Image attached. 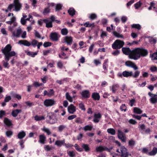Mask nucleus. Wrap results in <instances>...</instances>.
Masks as SVG:
<instances>
[{"mask_svg":"<svg viewBox=\"0 0 157 157\" xmlns=\"http://www.w3.org/2000/svg\"><path fill=\"white\" fill-rule=\"evenodd\" d=\"M13 132L11 131H8L6 132V136L9 137H10L13 135Z\"/></svg>","mask_w":157,"mask_h":157,"instance_id":"obj_58","label":"nucleus"},{"mask_svg":"<svg viewBox=\"0 0 157 157\" xmlns=\"http://www.w3.org/2000/svg\"><path fill=\"white\" fill-rule=\"evenodd\" d=\"M12 46L10 44H7L4 49L1 50L2 52L5 55V59L6 61H2L3 66L5 68H9L10 65L8 62L10 57L14 56L16 55V53L14 51H11Z\"/></svg>","mask_w":157,"mask_h":157,"instance_id":"obj_3","label":"nucleus"},{"mask_svg":"<svg viewBox=\"0 0 157 157\" xmlns=\"http://www.w3.org/2000/svg\"><path fill=\"white\" fill-rule=\"evenodd\" d=\"M108 63L109 60L106 59L104 61L102 64V68L104 71L102 72L105 74H106L108 72Z\"/></svg>","mask_w":157,"mask_h":157,"instance_id":"obj_10","label":"nucleus"},{"mask_svg":"<svg viewBox=\"0 0 157 157\" xmlns=\"http://www.w3.org/2000/svg\"><path fill=\"white\" fill-rule=\"evenodd\" d=\"M55 102L52 99H46L44 102V105L47 106L52 105L55 104Z\"/></svg>","mask_w":157,"mask_h":157,"instance_id":"obj_16","label":"nucleus"},{"mask_svg":"<svg viewBox=\"0 0 157 157\" xmlns=\"http://www.w3.org/2000/svg\"><path fill=\"white\" fill-rule=\"evenodd\" d=\"M124 44V42L119 40H116L112 44V47L113 49H120Z\"/></svg>","mask_w":157,"mask_h":157,"instance_id":"obj_6","label":"nucleus"},{"mask_svg":"<svg viewBox=\"0 0 157 157\" xmlns=\"http://www.w3.org/2000/svg\"><path fill=\"white\" fill-rule=\"evenodd\" d=\"M153 60H157V52L154 53L151 56Z\"/></svg>","mask_w":157,"mask_h":157,"instance_id":"obj_48","label":"nucleus"},{"mask_svg":"<svg viewBox=\"0 0 157 157\" xmlns=\"http://www.w3.org/2000/svg\"><path fill=\"white\" fill-rule=\"evenodd\" d=\"M66 127L65 125H60L58 127V131L61 132L64 130Z\"/></svg>","mask_w":157,"mask_h":157,"instance_id":"obj_41","label":"nucleus"},{"mask_svg":"<svg viewBox=\"0 0 157 157\" xmlns=\"http://www.w3.org/2000/svg\"><path fill=\"white\" fill-rule=\"evenodd\" d=\"M51 51V49L50 50H44L43 51V54L44 56H47L49 54Z\"/></svg>","mask_w":157,"mask_h":157,"instance_id":"obj_61","label":"nucleus"},{"mask_svg":"<svg viewBox=\"0 0 157 157\" xmlns=\"http://www.w3.org/2000/svg\"><path fill=\"white\" fill-rule=\"evenodd\" d=\"M44 148L46 151H50L54 149L55 147L52 145H45Z\"/></svg>","mask_w":157,"mask_h":157,"instance_id":"obj_29","label":"nucleus"},{"mask_svg":"<svg viewBox=\"0 0 157 157\" xmlns=\"http://www.w3.org/2000/svg\"><path fill=\"white\" fill-rule=\"evenodd\" d=\"M142 3L140 1H139L138 2H137L136 3L134 4V6L135 8V9H138L139 7H140L142 5Z\"/></svg>","mask_w":157,"mask_h":157,"instance_id":"obj_39","label":"nucleus"},{"mask_svg":"<svg viewBox=\"0 0 157 157\" xmlns=\"http://www.w3.org/2000/svg\"><path fill=\"white\" fill-rule=\"evenodd\" d=\"M61 33L62 35H66L68 33V31L66 28H63L61 30Z\"/></svg>","mask_w":157,"mask_h":157,"instance_id":"obj_40","label":"nucleus"},{"mask_svg":"<svg viewBox=\"0 0 157 157\" xmlns=\"http://www.w3.org/2000/svg\"><path fill=\"white\" fill-rule=\"evenodd\" d=\"M113 35L117 38H124V36L122 34H120L116 32H113Z\"/></svg>","mask_w":157,"mask_h":157,"instance_id":"obj_36","label":"nucleus"},{"mask_svg":"<svg viewBox=\"0 0 157 157\" xmlns=\"http://www.w3.org/2000/svg\"><path fill=\"white\" fill-rule=\"evenodd\" d=\"M34 119L36 121H39L44 120L45 118L43 116L36 115L34 117Z\"/></svg>","mask_w":157,"mask_h":157,"instance_id":"obj_34","label":"nucleus"},{"mask_svg":"<svg viewBox=\"0 0 157 157\" xmlns=\"http://www.w3.org/2000/svg\"><path fill=\"white\" fill-rule=\"evenodd\" d=\"M11 99L10 96L6 95L4 99V101L5 102H8Z\"/></svg>","mask_w":157,"mask_h":157,"instance_id":"obj_56","label":"nucleus"},{"mask_svg":"<svg viewBox=\"0 0 157 157\" xmlns=\"http://www.w3.org/2000/svg\"><path fill=\"white\" fill-rule=\"evenodd\" d=\"M122 51L124 54L128 55L129 58L136 60L141 57L146 56L148 54L147 50L143 48H138L131 50L129 48H122Z\"/></svg>","mask_w":157,"mask_h":157,"instance_id":"obj_1","label":"nucleus"},{"mask_svg":"<svg viewBox=\"0 0 157 157\" xmlns=\"http://www.w3.org/2000/svg\"><path fill=\"white\" fill-rule=\"evenodd\" d=\"M103 146H99L97 147L96 148V151L97 152H103Z\"/></svg>","mask_w":157,"mask_h":157,"instance_id":"obj_53","label":"nucleus"},{"mask_svg":"<svg viewBox=\"0 0 157 157\" xmlns=\"http://www.w3.org/2000/svg\"><path fill=\"white\" fill-rule=\"evenodd\" d=\"M57 67L60 69H62L63 67V64L60 60L59 61L57 62Z\"/></svg>","mask_w":157,"mask_h":157,"instance_id":"obj_45","label":"nucleus"},{"mask_svg":"<svg viewBox=\"0 0 157 157\" xmlns=\"http://www.w3.org/2000/svg\"><path fill=\"white\" fill-rule=\"evenodd\" d=\"M22 33V30L20 28H19L16 30V33L15 32H13L12 33V34L13 36L18 38L20 37V35Z\"/></svg>","mask_w":157,"mask_h":157,"instance_id":"obj_18","label":"nucleus"},{"mask_svg":"<svg viewBox=\"0 0 157 157\" xmlns=\"http://www.w3.org/2000/svg\"><path fill=\"white\" fill-rule=\"evenodd\" d=\"M35 36L37 38H41V35L37 31H35V33L34 34Z\"/></svg>","mask_w":157,"mask_h":157,"instance_id":"obj_64","label":"nucleus"},{"mask_svg":"<svg viewBox=\"0 0 157 157\" xmlns=\"http://www.w3.org/2000/svg\"><path fill=\"white\" fill-rule=\"evenodd\" d=\"M148 95L151 97L150 101L152 104L157 103V95L153 94L151 92H149Z\"/></svg>","mask_w":157,"mask_h":157,"instance_id":"obj_9","label":"nucleus"},{"mask_svg":"<svg viewBox=\"0 0 157 157\" xmlns=\"http://www.w3.org/2000/svg\"><path fill=\"white\" fill-rule=\"evenodd\" d=\"M125 64L128 67L133 68L135 71L134 74L132 71H123L122 73L119 72L117 75L119 77L122 78L123 77L126 78L132 77L134 78H136L139 76L140 71L137 70L138 69V67L135 63H132L130 61H127L125 62Z\"/></svg>","mask_w":157,"mask_h":157,"instance_id":"obj_2","label":"nucleus"},{"mask_svg":"<svg viewBox=\"0 0 157 157\" xmlns=\"http://www.w3.org/2000/svg\"><path fill=\"white\" fill-rule=\"evenodd\" d=\"M82 149H84V151L86 152H88L90 150V148L89 147V145L87 144H82Z\"/></svg>","mask_w":157,"mask_h":157,"instance_id":"obj_28","label":"nucleus"},{"mask_svg":"<svg viewBox=\"0 0 157 157\" xmlns=\"http://www.w3.org/2000/svg\"><path fill=\"white\" fill-rule=\"evenodd\" d=\"M55 92L53 89H50L48 91L45 90L44 92V96L47 95L50 97L54 95Z\"/></svg>","mask_w":157,"mask_h":157,"instance_id":"obj_13","label":"nucleus"},{"mask_svg":"<svg viewBox=\"0 0 157 157\" xmlns=\"http://www.w3.org/2000/svg\"><path fill=\"white\" fill-rule=\"evenodd\" d=\"M62 5L60 4H58L56 5L55 10L56 11L61 10L62 9Z\"/></svg>","mask_w":157,"mask_h":157,"instance_id":"obj_51","label":"nucleus"},{"mask_svg":"<svg viewBox=\"0 0 157 157\" xmlns=\"http://www.w3.org/2000/svg\"><path fill=\"white\" fill-rule=\"evenodd\" d=\"M92 129V127L91 126L87 125L83 128V130L85 131H91Z\"/></svg>","mask_w":157,"mask_h":157,"instance_id":"obj_49","label":"nucleus"},{"mask_svg":"<svg viewBox=\"0 0 157 157\" xmlns=\"http://www.w3.org/2000/svg\"><path fill=\"white\" fill-rule=\"evenodd\" d=\"M48 79V77L46 76H44L43 78H41V79L43 83L46 82Z\"/></svg>","mask_w":157,"mask_h":157,"instance_id":"obj_59","label":"nucleus"},{"mask_svg":"<svg viewBox=\"0 0 157 157\" xmlns=\"http://www.w3.org/2000/svg\"><path fill=\"white\" fill-rule=\"evenodd\" d=\"M47 118V123H49L51 124L55 123L57 121L55 114L54 113H48Z\"/></svg>","mask_w":157,"mask_h":157,"instance_id":"obj_5","label":"nucleus"},{"mask_svg":"<svg viewBox=\"0 0 157 157\" xmlns=\"http://www.w3.org/2000/svg\"><path fill=\"white\" fill-rule=\"evenodd\" d=\"M66 98L70 102H72L73 101L72 98L71 96L67 92L66 94Z\"/></svg>","mask_w":157,"mask_h":157,"instance_id":"obj_46","label":"nucleus"},{"mask_svg":"<svg viewBox=\"0 0 157 157\" xmlns=\"http://www.w3.org/2000/svg\"><path fill=\"white\" fill-rule=\"evenodd\" d=\"M92 98L95 101H99L100 99V96L98 93L94 92L91 95Z\"/></svg>","mask_w":157,"mask_h":157,"instance_id":"obj_19","label":"nucleus"},{"mask_svg":"<svg viewBox=\"0 0 157 157\" xmlns=\"http://www.w3.org/2000/svg\"><path fill=\"white\" fill-rule=\"evenodd\" d=\"M64 41L67 45H71L73 42V38L71 36H66L64 38Z\"/></svg>","mask_w":157,"mask_h":157,"instance_id":"obj_14","label":"nucleus"},{"mask_svg":"<svg viewBox=\"0 0 157 157\" xmlns=\"http://www.w3.org/2000/svg\"><path fill=\"white\" fill-rule=\"evenodd\" d=\"M42 130L44 132H46L47 134L48 135H50L51 134V132L48 128L44 127Z\"/></svg>","mask_w":157,"mask_h":157,"instance_id":"obj_54","label":"nucleus"},{"mask_svg":"<svg viewBox=\"0 0 157 157\" xmlns=\"http://www.w3.org/2000/svg\"><path fill=\"white\" fill-rule=\"evenodd\" d=\"M81 94L83 98H88L90 96V91L88 90H85L82 91L81 93Z\"/></svg>","mask_w":157,"mask_h":157,"instance_id":"obj_12","label":"nucleus"},{"mask_svg":"<svg viewBox=\"0 0 157 157\" xmlns=\"http://www.w3.org/2000/svg\"><path fill=\"white\" fill-rule=\"evenodd\" d=\"M132 28L137 29L138 30H140L141 28V25L139 24H133L131 25Z\"/></svg>","mask_w":157,"mask_h":157,"instance_id":"obj_32","label":"nucleus"},{"mask_svg":"<svg viewBox=\"0 0 157 157\" xmlns=\"http://www.w3.org/2000/svg\"><path fill=\"white\" fill-rule=\"evenodd\" d=\"M67 79L64 78L63 79L61 80H57L56 81L57 83H58L59 85L62 84L63 83V82L65 81H66Z\"/></svg>","mask_w":157,"mask_h":157,"instance_id":"obj_55","label":"nucleus"},{"mask_svg":"<svg viewBox=\"0 0 157 157\" xmlns=\"http://www.w3.org/2000/svg\"><path fill=\"white\" fill-rule=\"evenodd\" d=\"M26 135L25 132L23 131H22L18 133L17 135V138L19 139H22Z\"/></svg>","mask_w":157,"mask_h":157,"instance_id":"obj_27","label":"nucleus"},{"mask_svg":"<svg viewBox=\"0 0 157 157\" xmlns=\"http://www.w3.org/2000/svg\"><path fill=\"white\" fill-rule=\"evenodd\" d=\"M6 112L3 110L0 111V118L2 119L3 116H6Z\"/></svg>","mask_w":157,"mask_h":157,"instance_id":"obj_62","label":"nucleus"},{"mask_svg":"<svg viewBox=\"0 0 157 157\" xmlns=\"http://www.w3.org/2000/svg\"><path fill=\"white\" fill-rule=\"evenodd\" d=\"M60 37L59 34L56 32H52L50 35V40L53 41H57Z\"/></svg>","mask_w":157,"mask_h":157,"instance_id":"obj_8","label":"nucleus"},{"mask_svg":"<svg viewBox=\"0 0 157 157\" xmlns=\"http://www.w3.org/2000/svg\"><path fill=\"white\" fill-rule=\"evenodd\" d=\"M133 112L135 113L140 114L142 113V111L140 109H133Z\"/></svg>","mask_w":157,"mask_h":157,"instance_id":"obj_50","label":"nucleus"},{"mask_svg":"<svg viewBox=\"0 0 157 157\" xmlns=\"http://www.w3.org/2000/svg\"><path fill=\"white\" fill-rule=\"evenodd\" d=\"M118 137L121 140L122 142H126V137L124 136V133L119 130H118Z\"/></svg>","mask_w":157,"mask_h":157,"instance_id":"obj_11","label":"nucleus"},{"mask_svg":"<svg viewBox=\"0 0 157 157\" xmlns=\"http://www.w3.org/2000/svg\"><path fill=\"white\" fill-rule=\"evenodd\" d=\"M74 147L75 149L78 151L82 152L83 151L82 148L80 147L77 144H75V145Z\"/></svg>","mask_w":157,"mask_h":157,"instance_id":"obj_44","label":"nucleus"},{"mask_svg":"<svg viewBox=\"0 0 157 157\" xmlns=\"http://www.w3.org/2000/svg\"><path fill=\"white\" fill-rule=\"evenodd\" d=\"M68 13L71 17H73L75 14L76 11L73 7H70L67 11Z\"/></svg>","mask_w":157,"mask_h":157,"instance_id":"obj_26","label":"nucleus"},{"mask_svg":"<svg viewBox=\"0 0 157 157\" xmlns=\"http://www.w3.org/2000/svg\"><path fill=\"white\" fill-rule=\"evenodd\" d=\"M44 23L46 24V27L48 28H50L52 27V21H51L48 19H44Z\"/></svg>","mask_w":157,"mask_h":157,"instance_id":"obj_24","label":"nucleus"},{"mask_svg":"<svg viewBox=\"0 0 157 157\" xmlns=\"http://www.w3.org/2000/svg\"><path fill=\"white\" fill-rule=\"evenodd\" d=\"M150 70L152 72H157V67L156 66H152L150 67Z\"/></svg>","mask_w":157,"mask_h":157,"instance_id":"obj_47","label":"nucleus"},{"mask_svg":"<svg viewBox=\"0 0 157 157\" xmlns=\"http://www.w3.org/2000/svg\"><path fill=\"white\" fill-rule=\"evenodd\" d=\"M21 112V110L20 109H17L16 110H13L11 113V115L14 117H16L17 116L18 113Z\"/></svg>","mask_w":157,"mask_h":157,"instance_id":"obj_31","label":"nucleus"},{"mask_svg":"<svg viewBox=\"0 0 157 157\" xmlns=\"http://www.w3.org/2000/svg\"><path fill=\"white\" fill-rule=\"evenodd\" d=\"M94 63L96 66L101 64V61L98 59H95L94 60Z\"/></svg>","mask_w":157,"mask_h":157,"instance_id":"obj_52","label":"nucleus"},{"mask_svg":"<svg viewBox=\"0 0 157 157\" xmlns=\"http://www.w3.org/2000/svg\"><path fill=\"white\" fill-rule=\"evenodd\" d=\"M157 153V148L154 147L152 150L148 153L149 155L151 156L155 155Z\"/></svg>","mask_w":157,"mask_h":157,"instance_id":"obj_30","label":"nucleus"},{"mask_svg":"<svg viewBox=\"0 0 157 157\" xmlns=\"http://www.w3.org/2000/svg\"><path fill=\"white\" fill-rule=\"evenodd\" d=\"M67 154L70 157H74L75 154L74 151H69L67 152Z\"/></svg>","mask_w":157,"mask_h":157,"instance_id":"obj_42","label":"nucleus"},{"mask_svg":"<svg viewBox=\"0 0 157 157\" xmlns=\"http://www.w3.org/2000/svg\"><path fill=\"white\" fill-rule=\"evenodd\" d=\"M65 140H57L55 142V144L58 147H61L62 145H64L65 144Z\"/></svg>","mask_w":157,"mask_h":157,"instance_id":"obj_23","label":"nucleus"},{"mask_svg":"<svg viewBox=\"0 0 157 157\" xmlns=\"http://www.w3.org/2000/svg\"><path fill=\"white\" fill-rule=\"evenodd\" d=\"M14 3L15 10L16 11H19L21 8V5L19 2V0H14Z\"/></svg>","mask_w":157,"mask_h":157,"instance_id":"obj_15","label":"nucleus"},{"mask_svg":"<svg viewBox=\"0 0 157 157\" xmlns=\"http://www.w3.org/2000/svg\"><path fill=\"white\" fill-rule=\"evenodd\" d=\"M94 44H92L90 46L89 48V52L90 53H91L92 52L93 49L94 48Z\"/></svg>","mask_w":157,"mask_h":157,"instance_id":"obj_63","label":"nucleus"},{"mask_svg":"<svg viewBox=\"0 0 157 157\" xmlns=\"http://www.w3.org/2000/svg\"><path fill=\"white\" fill-rule=\"evenodd\" d=\"M4 123L8 127H10L13 125L11 121L6 117L4 118Z\"/></svg>","mask_w":157,"mask_h":157,"instance_id":"obj_22","label":"nucleus"},{"mask_svg":"<svg viewBox=\"0 0 157 157\" xmlns=\"http://www.w3.org/2000/svg\"><path fill=\"white\" fill-rule=\"evenodd\" d=\"M83 25L86 27H94L95 26L94 23L90 24L89 21L86 22Z\"/></svg>","mask_w":157,"mask_h":157,"instance_id":"obj_33","label":"nucleus"},{"mask_svg":"<svg viewBox=\"0 0 157 157\" xmlns=\"http://www.w3.org/2000/svg\"><path fill=\"white\" fill-rule=\"evenodd\" d=\"M25 52L26 53V55L32 57H34L38 54V52H30L27 51H25Z\"/></svg>","mask_w":157,"mask_h":157,"instance_id":"obj_25","label":"nucleus"},{"mask_svg":"<svg viewBox=\"0 0 157 157\" xmlns=\"http://www.w3.org/2000/svg\"><path fill=\"white\" fill-rule=\"evenodd\" d=\"M51 45L52 43L49 42H45L43 44V46L45 48L50 46Z\"/></svg>","mask_w":157,"mask_h":157,"instance_id":"obj_60","label":"nucleus"},{"mask_svg":"<svg viewBox=\"0 0 157 157\" xmlns=\"http://www.w3.org/2000/svg\"><path fill=\"white\" fill-rule=\"evenodd\" d=\"M18 44L20 45H23L24 46L29 47L31 45L34 47L36 46L38 43V41L36 40L33 39L32 40L31 43L26 40H21L18 42Z\"/></svg>","mask_w":157,"mask_h":157,"instance_id":"obj_4","label":"nucleus"},{"mask_svg":"<svg viewBox=\"0 0 157 157\" xmlns=\"http://www.w3.org/2000/svg\"><path fill=\"white\" fill-rule=\"evenodd\" d=\"M107 132L108 133L113 135H115L116 133L115 130L112 128H108L107 130Z\"/></svg>","mask_w":157,"mask_h":157,"instance_id":"obj_35","label":"nucleus"},{"mask_svg":"<svg viewBox=\"0 0 157 157\" xmlns=\"http://www.w3.org/2000/svg\"><path fill=\"white\" fill-rule=\"evenodd\" d=\"M119 85L117 84H114L112 86L110 87V90L112 91L113 93L114 94L116 93L119 88Z\"/></svg>","mask_w":157,"mask_h":157,"instance_id":"obj_20","label":"nucleus"},{"mask_svg":"<svg viewBox=\"0 0 157 157\" xmlns=\"http://www.w3.org/2000/svg\"><path fill=\"white\" fill-rule=\"evenodd\" d=\"M135 141L133 140H130L128 142V145L130 147H133L135 145Z\"/></svg>","mask_w":157,"mask_h":157,"instance_id":"obj_57","label":"nucleus"},{"mask_svg":"<svg viewBox=\"0 0 157 157\" xmlns=\"http://www.w3.org/2000/svg\"><path fill=\"white\" fill-rule=\"evenodd\" d=\"M121 153V157H128L129 155L131 156V154L129 153L128 150L124 146H122L120 147Z\"/></svg>","mask_w":157,"mask_h":157,"instance_id":"obj_7","label":"nucleus"},{"mask_svg":"<svg viewBox=\"0 0 157 157\" xmlns=\"http://www.w3.org/2000/svg\"><path fill=\"white\" fill-rule=\"evenodd\" d=\"M89 18L92 20H94L97 18V16L95 13H91L90 15Z\"/></svg>","mask_w":157,"mask_h":157,"instance_id":"obj_37","label":"nucleus"},{"mask_svg":"<svg viewBox=\"0 0 157 157\" xmlns=\"http://www.w3.org/2000/svg\"><path fill=\"white\" fill-rule=\"evenodd\" d=\"M50 10L49 8V6H48V7L44 8L43 11V13L44 15L50 12Z\"/></svg>","mask_w":157,"mask_h":157,"instance_id":"obj_43","label":"nucleus"},{"mask_svg":"<svg viewBox=\"0 0 157 157\" xmlns=\"http://www.w3.org/2000/svg\"><path fill=\"white\" fill-rule=\"evenodd\" d=\"M39 140L38 141L39 142L42 144H45V142L46 139V137L44 135H40L39 136Z\"/></svg>","mask_w":157,"mask_h":157,"instance_id":"obj_21","label":"nucleus"},{"mask_svg":"<svg viewBox=\"0 0 157 157\" xmlns=\"http://www.w3.org/2000/svg\"><path fill=\"white\" fill-rule=\"evenodd\" d=\"M59 57L62 59H66L67 58V57L66 56V54L63 52L62 53L59 55Z\"/></svg>","mask_w":157,"mask_h":157,"instance_id":"obj_38","label":"nucleus"},{"mask_svg":"<svg viewBox=\"0 0 157 157\" xmlns=\"http://www.w3.org/2000/svg\"><path fill=\"white\" fill-rule=\"evenodd\" d=\"M93 121L95 123H98L99 121V119L101 117V115L100 113H95L94 116Z\"/></svg>","mask_w":157,"mask_h":157,"instance_id":"obj_17","label":"nucleus"}]
</instances>
